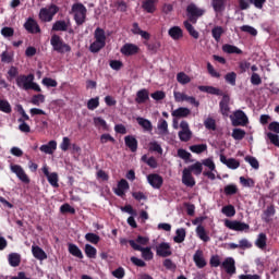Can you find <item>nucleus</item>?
I'll list each match as a JSON object with an SVG mask.
<instances>
[{
  "label": "nucleus",
  "instance_id": "obj_10",
  "mask_svg": "<svg viewBox=\"0 0 279 279\" xmlns=\"http://www.w3.org/2000/svg\"><path fill=\"white\" fill-rule=\"evenodd\" d=\"M225 226L226 228H229V230H234L235 232H243L245 230H250V225L241 222L239 220H226Z\"/></svg>",
  "mask_w": 279,
  "mask_h": 279
},
{
  "label": "nucleus",
  "instance_id": "obj_42",
  "mask_svg": "<svg viewBox=\"0 0 279 279\" xmlns=\"http://www.w3.org/2000/svg\"><path fill=\"white\" fill-rule=\"evenodd\" d=\"M144 45L147 47V50L151 53H158V49L162 46L160 41L155 40L153 43L145 41Z\"/></svg>",
  "mask_w": 279,
  "mask_h": 279
},
{
  "label": "nucleus",
  "instance_id": "obj_8",
  "mask_svg": "<svg viewBox=\"0 0 279 279\" xmlns=\"http://www.w3.org/2000/svg\"><path fill=\"white\" fill-rule=\"evenodd\" d=\"M10 170L12 173H15L16 178H19L21 182H23L24 184H29L31 182L29 177L27 175V173H25V170L21 165L11 163Z\"/></svg>",
  "mask_w": 279,
  "mask_h": 279
},
{
  "label": "nucleus",
  "instance_id": "obj_11",
  "mask_svg": "<svg viewBox=\"0 0 279 279\" xmlns=\"http://www.w3.org/2000/svg\"><path fill=\"white\" fill-rule=\"evenodd\" d=\"M138 51H141V48L135 44H130V43L124 44L120 49V52L122 53V56H125L126 58H130V56H136Z\"/></svg>",
  "mask_w": 279,
  "mask_h": 279
},
{
  "label": "nucleus",
  "instance_id": "obj_27",
  "mask_svg": "<svg viewBox=\"0 0 279 279\" xmlns=\"http://www.w3.org/2000/svg\"><path fill=\"white\" fill-rule=\"evenodd\" d=\"M39 149L44 151V154H53V151L58 149V142L50 141L48 144L41 145Z\"/></svg>",
  "mask_w": 279,
  "mask_h": 279
},
{
  "label": "nucleus",
  "instance_id": "obj_57",
  "mask_svg": "<svg viewBox=\"0 0 279 279\" xmlns=\"http://www.w3.org/2000/svg\"><path fill=\"white\" fill-rule=\"evenodd\" d=\"M41 84L48 88H56L58 86V81L51 77H44Z\"/></svg>",
  "mask_w": 279,
  "mask_h": 279
},
{
  "label": "nucleus",
  "instance_id": "obj_9",
  "mask_svg": "<svg viewBox=\"0 0 279 279\" xmlns=\"http://www.w3.org/2000/svg\"><path fill=\"white\" fill-rule=\"evenodd\" d=\"M181 131L179 132V138L182 143H189V141L193 137V132L189 128V122L181 121L180 123Z\"/></svg>",
  "mask_w": 279,
  "mask_h": 279
},
{
  "label": "nucleus",
  "instance_id": "obj_33",
  "mask_svg": "<svg viewBox=\"0 0 279 279\" xmlns=\"http://www.w3.org/2000/svg\"><path fill=\"white\" fill-rule=\"evenodd\" d=\"M69 24L64 20H59L53 23L52 32H68Z\"/></svg>",
  "mask_w": 279,
  "mask_h": 279
},
{
  "label": "nucleus",
  "instance_id": "obj_18",
  "mask_svg": "<svg viewBox=\"0 0 279 279\" xmlns=\"http://www.w3.org/2000/svg\"><path fill=\"white\" fill-rule=\"evenodd\" d=\"M124 144L133 154L138 150V140L134 135H126L124 137Z\"/></svg>",
  "mask_w": 279,
  "mask_h": 279
},
{
  "label": "nucleus",
  "instance_id": "obj_39",
  "mask_svg": "<svg viewBox=\"0 0 279 279\" xmlns=\"http://www.w3.org/2000/svg\"><path fill=\"white\" fill-rule=\"evenodd\" d=\"M184 239H186V229H177L175 236L173 238L174 243H184Z\"/></svg>",
  "mask_w": 279,
  "mask_h": 279
},
{
  "label": "nucleus",
  "instance_id": "obj_63",
  "mask_svg": "<svg viewBox=\"0 0 279 279\" xmlns=\"http://www.w3.org/2000/svg\"><path fill=\"white\" fill-rule=\"evenodd\" d=\"M85 239H86V241H88L89 243H93L94 245H97V243H99V241H100L99 235H97L95 233L85 234Z\"/></svg>",
  "mask_w": 279,
  "mask_h": 279
},
{
  "label": "nucleus",
  "instance_id": "obj_40",
  "mask_svg": "<svg viewBox=\"0 0 279 279\" xmlns=\"http://www.w3.org/2000/svg\"><path fill=\"white\" fill-rule=\"evenodd\" d=\"M196 234L201 239V241H204V243H208L210 241V236H208V233H206V229L204 226H198L196 228Z\"/></svg>",
  "mask_w": 279,
  "mask_h": 279
},
{
  "label": "nucleus",
  "instance_id": "obj_58",
  "mask_svg": "<svg viewBox=\"0 0 279 279\" xmlns=\"http://www.w3.org/2000/svg\"><path fill=\"white\" fill-rule=\"evenodd\" d=\"M204 125H205L206 130H213V132H215V130H217V122L213 118H207L204 121Z\"/></svg>",
  "mask_w": 279,
  "mask_h": 279
},
{
  "label": "nucleus",
  "instance_id": "obj_3",
  "mask_svg": "<svg viewBox=\"0 0 279 279\" xmlns=\"http://www.w3.org/2000/svg\"><path fill=\"white\" fill-rule=\"evenodd\" d=\"M50 45L53 49V51H57V53H70L71 46L62 39L59 35H52L50 38Z\"/></svg>",
  "mask_w": 279,
  "mask_h": 279
},
{
  "label": "nucleus",
  "instance_id": "obj_25",
  "mask_svg": "<svg viewBox=\"0 0 279 279\" xmlns=\"http://www.w3.org/2000/svg\"><path fill=\"white\" fill-rule=\"evenodd\" d=\"M136 104H145L146 101H149V90L146 88L140 89L136 93V98H135Z\"/></svg>",
  "mask_w": 279,
  "mask_h": 279
},
{
  "label": "nucleus",
  "instance_id": "obj_49",
  "mask_svg": "<svg viewBox=\"0 0 279 279\" xmlns=\"http://www.w3.org/2000/svg\"><path fill=\"white\" fill-rule=\"evenodd\" d=\"M221 214L226 215V217H234V215H236V209L233 205H226L222 207Z\"/></svg>",
  "mask_w": 279,
  "mask_h": 279
},
{
  "label": "nucleus",
  "instance_id": "obj_24",
  "mask_svg": "<svg viewBox=\"0 0 279 279\" xmlns=\"http://www.w3.org/2000/svg\"><path fill=\"white\" fill-rule=\"evenodd\" d=\"M189 114H191V109L186 107H180L172 111V117H174L175 119H186Z\"/></svg>",
  "mask_w": 279,
  "mask_h": 279
},
{
  "label": "nucleus",
  "instance_id": "obj_34",
  "mask_svg": "<svg viewBox=\"0 0 279 279\" xmlns=\"http://www.w3.org/2000/svg\"><path fill=\"white\" fill-rule=\"evenodd\" d=\"M185 170L190 171V173L194 172V175H202V172L204 171V166H202V162L196 161L194 165L185 168Z\"/></svg>",
  "mask_w": 279,
  "mask_h": 279
},
{
  "label": "nucleus",
  "instance_id": "obj_50",
  "mask_svg": "<svg viewBox=\"0 0 279 279\" xmlns=\"http://www.w3.org/2000/svg\"><path fill=\"white\" fill-rule=\"evenodd\" d=\"M17 121L20 122V125H19L20 132H23L24 134H29L32 132V128L29 126V124L25 122L27 120H23V118H19Z\"/></svg>",
  "mask_w": 279,
  "mask_h": 279
},
{
  "label": "nucleus",
  "instance_id": "obj_19",
  "mask_svg": "<svg viewBox=\"0 0 279 279\" xmlns=\"http://www.w3.org/2000/svg\"><path fill=\"white\" fill-rule=\"evenodd\" d=\"M193 260L198 269H204L206 267V258H204V251L197 250L193 255Z\"/></svg>",
  "mask_w": 279,
  "mask_h": 279
},
{
  "label": "nucleus",
  "instance_id": "obj_43",
  "mask_svg": "<svg viewBox=\"0 0 279 279\" xmlns=\"http://www.w3.org/2000/svg\"><path fill=\"white\" fill-rule=\"evenodd\" d=\"M208 150V145L206 144H196V145H192L190 146V151H192V154H204V151Z\"/></svg>",
  "mask_w": 279,
  "mask_h": 279
},
{
  "label": "nucleus",
  "instance_id": "obj_30",
  "mask_svg": "<svg viewBox=\"0 0 279 279\" xmlns=\"http://www.w3.org/2000/svg\"><path fill=\"white\" fill-rule=\"evenodd\" d=\"M223 53H236L238 56H241L243 53V50H241L239 47L230 44H225L222 46Z\"/></svg>",
  "mask_w": 279,
  "mask_h": 279
},
{
  "label": "nucleus",
  "instance_id": "obj_55",
  "mask_svg": "<svg viewBox=\"0 0 279 279\" xmlns=\"http://www.w3.org/2000/svg\"><path fill=\"white\" fill-rule=\"evenodd\" d=\"M177 82H179V84H190L191 82V76L187 75L186 73L184 72H179L177 74Z\"/></svg>",
  "mask_w": 279,
  "mask_h": 279
},
{
  "label": "nucleus",
  "instance_id": "obj_32",
  "mask_svg": "<svg viewBox=\"0 0 279 279\" xmlns=\"http://www.w3.org/2000/svg\"><path fill=\"white\" fill-rule=\"evenodd\" d=\"M228 0H211V7L214 11L219 14V12H223L226 10V3Z\"/></svg>",
  "mask_w": 279,
  "mask_h": 279
},
{
  "label": "nucleus",
  "instance_id": "obj_23",
  "mask_svg": "<svg viewBox=\"0 0 279 279\" xmlns=\"http://www.w3.org/2000/svg\"><path fill=\"white\" fill-rule=\"evenodd\" d=\"M32 254L37 260H47V253L38 245L32 246Z\"/></svg>",
  "mask_w": 279,
  "mask_h": 279
},
{
  "label": "nucleus",
  "instance_id": "obj_46",
  "mask_svg": "<svg viewBox=\"0 0 279 279\" xmlns=\"http://www.w3.org/2000/svg\"><path fill=\"white\" fill-rule=\"evenodd\" d=\"M223 27L221 26H215L213 29H211V36L213 38L216 40V43H219V40H221V36H223Z\"/></svg>",
  "mask_w": 279,
  "mask_h": 279
},
{
  "label": "nucleus",
  "instance_id": "obj_60",
  "mask_svg": "<svg viewBox=\"0 0 279 279\" xmlns=\"http://www.w3.org/2000/svg\"><path fill=\"white\" fill-rule=\"evenodd\" d=\"M94 125L96 128H102V130H108V123L100 117L94 118Z\"/></svg>",
  "mask_w": 279,
  "mask_h": 279
},
{
  "label": "nucleus",
  "instance_id": "obj_44",
  "mask_svg": "<svg viewBox=\"0 0 279 279\" xmlns=\"http://www.w3.org/2000/svg\"><path fill=\"white\" fill-rule=\"evenodd\" d=\"M274 215H276V208L274 207V205H270L264 211V221L266 223H269L271 221V217H274Z\"/></svg>",
  "mask_w": 279,
  "mask_h": 279
},
{
  "label": "nucleus",
  "instance_id": "obj_5",
  "mask_svg": "<svg viewBox=\"0 0 279 279\" xmlns=\"http://www.w3.org/2000/svg\"><path fill=\"white\" fill-rule=\"evenodd\" d=\"M186 12H187V21L190 23H193V25H195V23H197V19H199L201 16H204L206 11L197 8L195 3H191L186 7Z\"/></svg>",
  "mask_w": 279,
  "mask_h": 279
},
{
  "label": "nucleus",
  "instance_id": "obj_62",
  "mask_svg": "<svg viewBox=\"0 0 279 279\" xmlns=\"http://www.w3.org/2000/svg\"><path fill=\"white\" fill-rule=\"evenodd\" d=\"M32 104L33 106H40V104H45V95L43 94L34 95L32 98Z\"/></svg>",
  "mask_w": 279,
  "mask_h": 279
},
{
  "label": "nucleus",
  "instance_id": "obj_45",
  "mask_svg": "<svg viewBox=\"0 0 279 279\" xmlns=\"http://www.w3.org/2000/svg\"><path fill=\"white\" fill-rule=\"evenodd\" d=\"M69 253L72 254V256H75L76 258H84L82 250H80V247L75 244H69Z\"/></svg>",
  "mask_w": 279,
  "mask_h": 279
},
{
  "label": "nucleus",
  "instance_id": "obj_54",
  "mask_svg": "<svg viewBox=\"0 0 279 279\" xmlns=\"http://www.w3.org/2000/svg\"><path fill=\"white\" fill-rule=\"evenodd\" d=\"M231 136L234 141H243L245 138V130L233 129Z\"/></svg>",
  "mask_w": 279,
  "mask_h": 279
},
{
  "label": "nucleus",
  "instance_id": "obj_64",
  "mask_svg": "<svg viewBox=\"0 0 279 279\" xmlns=\"http://www.w3.org/2000/svg\"><path fill=\"white\" fill-rule=\"evenodd\" d=\"M267 138H269L270 143L275 145V147H279V135L276 133H267Z\"/></svg>",
  "mask_w": 279,
  "mask_h": 279
},
{
  "label": "nucleus",
  "instance_id": "obj_56",
  "mask_svg": "<svg viewBox=\"0 0 279 279\" xmlns=\"http://www.w3.org/2000/svg\"><path fill=\"white\" fill-rule=\"evenodd\" d=\"M104 47H106V44L95 40L93 44H90L89 51H92V53H99Z\"/></svg>",
  "mask_w": 279,
  "mask_h": 279
},
{
  "label": "nucleus",
  "instance_id": "obj_31",
  "mask_svg": "<svg viewBox=\"0 0 279 279\" xmlns=\"http://www.w3.org/2000/svg\"><path fill=\"white\" fill-rule=\"evenodd\" d=\"M157 130L161 136L169 134V123H167V120L160 119L157 124Z\"/></svg>",
  "mask_w": 279,
  "mask_h": 279
},
{
  "label": "nucleus",
  "instance_id": "obj_61",
  "mask_svg": "<svg viewBox=\"0 0 279 279\" xmlns=\"http://www.w3.org/2000/svg\"><path fill=\"white\" fill-rule=\"evenodd\" d=\"M88 110H97L99 108V97L92 98L87 101Z\"/></svg>",
  "mask_w": 279,
  "mask_h": 279
},
{
  "label": "nucleus",
  "instance_id": "obj_48",
  "mask_svg": "<svg viewBox=\"0 0 279 279\" xmlns=\"http://www.w3.org/2000/svg\"><path fill=\"white\" fill-rule=\"evenodd\" d=\"M95 39L96 41L106 45V32L104 31V28H96Z\"/></svg>",
  "mask_w": 279,
  "mask_h": 279
},
{
  "label": "nucleus",
  "instance_id": "obj_14",
  "mask_svg": "<svg viewBox=\"0 0 279 279\" xmlns=\"http://www.w3.org/2000/svg\"><path fill=\"white\" fill-rule=\"evenodd\" d=\"M221 97L219 102L220 113L222 117H228L230 114V95L222 94Z\"/></svg>",
  "mask_w": 279,
  "mask_h": 279
},
{
  "label": "nucleus",
  "instance_id": "obj_16",
  "mask_svg": "<svg viewBox=\"0 0 279 279\" xmlns=\"http://www.w3.org/2000/svg\"><path fill=\"white\" fill-rule=\"evenodd\" d=\"M24 28L28 34H40V25L38 22L34 20V17H28L27 21L24 23Z\"/></svg>",
  "mask_w": 279,
  "mask_h": 279
},
{
  "label": "nucleus",
  "instance_id": "obj_1",
  "mask_svg": "<svg viewBox=\"0 0 279 279\" xmlns=\"http://www.w3.org/2000/svg\"><path fill=\"white\" fill-rule=\"evenodd\" d=\"M35 76L34 74H21L16 77V85L19 88H22V90H35V93H43V89L40 88V85L38 83L34 82Z\"/></svg>",
  "mask_w": 279,
  "mask_h": 279
},
{
  "label": "nucleus",
  "instance_id": "obj_28",
  "mask_svg": "<svg viewBox=\"0 0 279 279\" xmlns=\"http://www.w3.org/2000/svg\"><path fill=\"white\" fill-rule=\"evenodd\" d=\"M183 25H184L186 32L190 34V36H192V38H194L195 40H197V38H199V32H197L195 29V27L193 26V24H191L190 21H184Z\"/></svg>",
  "mask_w": 279,
  "mask_h": 279
},
{
  "label": "nucleus",
  "instance_id": "obj_13",
  "mask_svg": "<svg viewBox=\"0 0 279 279\" xmlns=\"http://www.w3.org/2000/svg\"><path fill=\"white\" fill-rule=\"evenodd\" d=\"M147 182L150 184L153 189H162V184L165 183V179L158 173H150L147 175Z\"/></svg>",
  "mask_w": 279,
  "mask_h": 279
},
{
  "label": "nucleus",
  "instance_id": "obj_37",
  "mask_svg": "<svg viewBox=\"0 0 279 279\" xmlns=\"http://www.w3.org/2000/svg\"><path fill=\"white\" fill-rule=\"evenodd\" d=\"M255 245L259 250H265L267 247V234L259 233L257 240L255 241Z\"/></svg>",
  "mask_w": 279,
  "mask_h": 279
},
{
  "label": "nucleus",
  "instance_id": "obj_4",
  "mask_svg": "<svg viewBox=\"0 0 279 279\" xmlns=\"http://www.w3.org/2000/svg\"><path fill=\"white\" fill-rule=\"evenodd\" d=\"M72 12H74V21L76 25H84L86 23V7L82 3H74L72 5Z\"/></svg>",
  "mask_w": 279,
  "mask_h": 279
},
{
  "label": "nucleus",
  "instance_id": "obj_47",
  "mask_svg": "<svg viewBox=\"0 0 279 279\" xmlns=\"http://www.w3.org/2000/svg\"><path fill=\"white\" fill-rule=\"evenodd\" d=\"M142 162H145L150 167V169H157L158 168V161L156 160V157L147 158V155H144L142 157Z\"/></svg>",
  "mask_w": 279,
  "mask_h": 279
},
{
  "label": "nucleus",
  "instance_id": "obj_36",
  "mask_svg": "<svg viewBox=\"0 0 279 279\" xmlns=\"http://www.w3.org/2000/svg\"><path fill=\"white\" fill-rule=\"evenodd\" d=\"M0 58H1V62H3L4 64H12V62H14V52L4 50L0 54Z\"/></svg>",
  "mask_w": 279,
  "mask_h": 279
},
{
  "label": "nucleus",
  "instance_id": "obj_15",
  "mask_svg": "<svg viewBox=\"0 0 279 279\" xmlns=\"http://www.w3.org/2000/svg\"><path fill=\"white\" fill-rule=\"evenodd\" d=\"M125 191H130V183L125 179H121L118 182V186L113 189V193L118 195V197H125Z\"/></svg>",
  "mask_w": 279,
  "mask_h": 279
},
{
  "label": "nucleus",
  "instance_id": "obj_38",
  "mask_svg": "<svg viewBox=\"0 0 279 279\" xmlns=\"http://www.w3.org/2000/svg\"><path fill=\"white\" fill-rule=\"evenodd\" d=\"M142 8L148 14H154L156 12V2L154 0H146L143 2Z\"/></svg>",
  "mask_w": 279,
  "mask_h": 279
},
{
  "label": "nucleus",
  "instance_id": "obj_12",
  "mask_svg": "<svg viewBox=\"0 0 279 279\" xmlns=\"http://www.w3.org/2000/svg\"><path fill=\"white\" fill-rule=\"evenodd\" d=\"M156 254L157 256H160L161 258H168V256H171L173 252L171 251V244L167 242H161L156 247Z\"/></svg>",
  "mask_w": 279,
  "mask_h": 279
},
{
  "label": "nucleus",
  "instance_id": "obj_20",
  "mask_svg": "<svg viewBox=\"0 0 279 279\" xmlns=\"http://www.w3.org/2000/svg\"><path fill=\"white\" fill-rule=\"evenodd\" d=\"M222 267L230 276L236 274V266L234 265V258L232 257H227L222 262Z\"/></svg>",
  "mask_w": 279,
  "mask_h": 279
},
{
  "label": "nucleus",
  "instance_id": "obj_17",
  "mask_svg": "<svg viewBox=\"0 0 279 279\" xmlns=\"http://www.w3.org/2000/svg\"><path fill=\"white\" fill-rule=\"evenodd\" d=\"M220 162H222V165H226V167H228V169H239L241 167V162L234 158H229L226 157V155L220 154Z\"/></svg>",
  "mask_w": 279,
  "mask_h": 279
},
{
  "label": "nucleus",
  "instance_id": "obj_35",
  "mask_svg": "<svg viewBox=\"0 0 279 279\" xmlns=\"http://www.w3.org/2000/svg\"><path fill=\"white\" fill-rule=\"evenodd\" d=\"M8 260L11 267H19V265H21V254L11 253L9 254Z\"/></svg>",
  "mask_w": 279,
  "mask_h": 279
},
{
  "label": "nucleus",
  "instance_id": "obj_53",
  "mask_svg": "<svg viewBox=\"0 0 279 279\" xmlns=\"http://www.w3.org/2000/svg\"><path fill=\"white\" fill-rule=\"evenodd\" d=\"M47 180H48L50 186H53V189H58L60 186V184L58 183L59 178H58L57 172H52L51 174H49L47 177Z\"/></svg>",
  "mask_w": 279,
  "mask_h": 279
},
{
  "label": "nucleus",
  "instance_id": "obj_2",
  "mask_svg": "<svg viewBox=\"0 0 279 279\" xmlns=\"http://www.w3.org/2000/svg\"><path fill=\"white\" fill-rule=\"evenodd\" d=\"M60 12V7L56 4L47 5L46 8H41L39 11V20L41 23H51L53 21V16H56Z\"/></svg>",
  "mask_w": 279,
  "mask_h": 279
},
{
  "label": "nucleus",
  "instance_id": "obj_6",
  "mask_svg": "<svg viewBox=\"0 0 279 279\" xmlns=\"http://www.w3.org/2000/svg\"><path fill=\"white\" fill-rule=\"evenodd\" d=\"M231 123L234 128H239V125L245 126L250 123L247 119V114L243 112V110H236L233 116L230 117Z\"/></svg>",
  "mask_w": 279,
  "mask_h": 279
},
{
  "label": "nucleus",
  "instance_id": "obj_51",
  "mask_svg": "<svg viewBox=\"0 0 279 279\" xmlns=\"http://www.w3.org/2000/svg\"><path fill=\"white\" fill-rule=\"evenodd\" d=\"M0 112H4L5 114H10L12 112V106L5 99H0Z\"/></svg>",
  "mask_w": 279,
  "mask_h": 279
},
{
  "label": "nucleus",
  "instance_id": "obj_59",
  "mask_svg": "<svg viewBox=\"0 0 279 279\" xmlns=\"http://www.w3.org/2000/svg\"><path fill=\"white\" fill-rule=\"evenodd\" d=\"M225 80L231 86H236V74L234 72L227 73Z\"/></svg>",
  "mask_w": 279,
  "mask_h": 279
},
{
  "label": "nucleus",
  "instance_id": "obj_26",
  "mask_svg": "<svg viewBox=\"0 0 279 279\" xmlns=\"http://www.w3.org/2000/svg\"><path fill=\"white\" fill-rule=\"evenodd\" d=\"M168 35L172 40H180L184 36V33L180 26H173L168 31Z\"/></svg>",
  "mask_w": 279,
  "mask_h": 279
},
{
  "label": "nucleus",
  "instance_id": "obj_29",
  "mask_svg": "<svg viewBox=\"0 0 279 279\" xmlns=\"http://www.w3.org/2000/svg\"><path fill=\"white\" fill-rule=\"evenodd\" d=\"M136 121L138 125H141V128L145 130V132H151V130H154V125L151 124V121H149L148 119L138 117Z\"/></svg>",
  "mask_w": 279,
  "mask_h": 279
},
{
  "label": "nucleus",
  "instance_id": "obj_52",
  "mask_svg": "<svg viewBox=\"0 0 279 279\" xmlns=\"http://www.w3.org/2000/svg\"><path fill=\"white\" fill-rule=\"evenodd\" d=\"M85 254L87 258H97V248L90 244L85 245Z\"/></svg>",
  "mask_w": 279,
  "mask_h": 279
},
{
  "label": "nucleus",
  "instance_id": "obj_21",
  "mask_svg": "<svg viewBox=\"0 0 279 279\" xmlns=\"http://www.w3.org/2000/svg\"><path fill=\"white\" fill-rule=\"evenodd\" d=\"M182 183L185 186H190L191 189H193V186H195V178H193L191 170H186V168L183 170Z\"/></svg>",
  "mask_w": 279,
  "mask_h": 279
},
{
  "label": "nucleus",
  "instance_id": "obj_22",
  "mask_svg": "<svg viewBox=\"0 0 279 279\" xmlns=\"http://www.w3.org/2000/svg\"><path fill=\"white\" fill-rule=\"evenodd\" d=\"M198 90H201V93H208V95H216L217 97H221L223 95L221 89L213 86L199 85Z\"/></svg>",
  "mask_w": 279,
  "mask_h": 279
},
{
  "label": "nucleus",
  "instance_id": "obj_7",
  "mask_svg": "<svg viewBox=\"0 0 279 279\" xmlns=\"http://www.w3.org/2000/svg\"><path fill=\"white\" fill-rule=\"evenodd\" d=\"M129 244L135 252H142V257L144 260H151L154 258V252H151V247H143L140 244H136L134 240H129Z\"/></svg>",
  "mask_w": 279,
  "mask_h": 279
},
{
  "label": "nucleus",
  "instance_id": "obj_41",
  "mask_svg": "<svg viewBox=\"0 0 279 279\" xmlns=\"http://www.w3.org/2000/svg\"><path fill=\"white\" fill-rule=\"evenodd\" d=\"M223 193L227 197L236 195V193H239V186H236V184H228L223 187Z\"/></svg>",
  "mask_w": 279,
  "mask_h": 279
}]
</instances>
